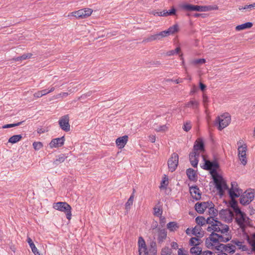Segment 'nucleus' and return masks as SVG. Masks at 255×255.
<instances>
[{
    "label": "nucleus",
    "instance_id": "1",
    "mask_svg": "<svg viewBox=\"0 0 255 255\" xmlns=\"http://www.w3.org/2000/svg\"><path fill=\"white\" fill-rule=\"evenodd\" d=\"M207 224H209L207 228V231L210 232L213 231L215 234H219L220 237L224 238L223 243H227L231 240L232 238L231 231L227 225L215 220L212 217L207 218Z\"/></svg>",
    "mask_w": 255,
    "mask_h": 255
},
{
    "label": "nucleus",
    "instance_id": "2",
    "mask_svg": "<svg viewBox=\"0 0 255 255\" xmlns=\"http://www.w3.org/2000/svg\"><path fill=\"white\" fill-rule=\"evenodd\" d=\"M202 156L205 161L204 169L212 170V175L216 188L219 195L222 196L224 191L228 189V186L224 179L216 172V169L219 167V165L216 162L205 160L204 156L203 155Z\"/></svg>",
    "mask_w": 255,
    "mask_h": 255
},
{
    "label": "nucleus",
    "instance_id": "3",
    "mask_svg": "<svg viewBox=\"0 0 255 255\" xmlns=\"http://www.w3.org/2000/svg\"><path fill=\"white\" fill-rule=\"evenodd\" d=\"M235 213V220L238 226L242 229L243 231L250 224V219L247 215L242 212L238 207L234 208Z\"/></svg>",
    "mask_w": 255,
    "mask_h": 255
},
{
    "label": "nucleus",
    "instance_id": "4",
    "mask_svg": "<svg viewBox=\"0 0 255 255\" xmlns=\"http://www.w3.org/2000/svg\"><path fill=\"white\" fill-rule=\"evenodd\" d=\"M223 238L219 236V234H215L213 231L210 235L205 241V245L207 248L209 249H215L217 250H220L219 246L221 244V242L223 243Z\"/></svg>",
    "mask_w": 255,
    "mask_h": 255
},
{
    "label": "nucleus",
    "instance_id": "5",
    "mask_svg": "<svg viewBox=\"0 0 255 255\" xmlns=\"http://www.w3.org/2000/svg\"><path fill=\"white\" fill-rule=\"evenodd\" d=\"M53 207L57 210L64 212L66 214L67 219L69 220H71L72 208L67 203L65 202L55 203L53 204Z\"/></svg>",
    "mask_w": 255,
    "mask_h": 255
},
{
    "label": "nucleus",
    "instance_id": "6",
    "mask_svg": "<svg viewBox=\"0 0 255 255\" xmlns=\"http://www.w3.org/2000/svg\"><path fill=\"white\" fill-rule=\"evenodd\" d=\"M231 116L229 113H226L219 116L216 123L218 124V129L220 130H222L227 127L231 123Z\"/></svg>",
    "mask_w": 255,
    "mask_h": 255
},
{
    "label": "nucleus",
    "instance_id": "7",
    "mask_svg": "<svg viewBox=\"0 0 255 255\" xmlns=\"http://www.w3.org/2000/svg\"><path fill=\"white\" fill-rule=\"evenodd\" d=\"M93 10L91 8H85L70 13L68 16H74L77 19L86 18L92 13Z\"/></svg>",
    "mask_w": 255,
    "mask_h": 255
},
{
    "label": "nucleus",
    "instance_id": "8",
    "mask_svg": "<svg viewBox=\"0 0 255 255\" xmlns=\"http://www.w3.org/2000/svg\"><path fill=\"white\" fill-rule=\"evenodd\" d=\"M238 144L239 145L238 147V156L244 165L247 164V146L246 144H242V140L238 141Z\"/></svg>",
    "mask_w": 255,
    "mask_h": 255
},
{
    "label": "nucleus",
    "instance_id": "9",
    "mask_svg": "<svg viewBox=\"0 0 255 255\" xmlns=\"http://www.w3.org/2000/svg\"><path fill=\"white\" fill-rule=\"evenodd\" d=\"M231 186V189H229L228 188L226 190L229 191L230 196L232 199L238 197L243 194V190L238 187V184L236 182H232ZM225 191L226 190L224 191ZM224 193L225 192H224L223 195Z\"/></svg>",
    "mask_w": 255,
    "mask_h": 255
},
{
    "label": "nucleus",
    "instance_id": "10",
    "mask_svg": "<svg viewBox=\"0 0 255 255\" xmlns=\"http://www.w3.org/2000/svg\"><path fill=\"white\" fill-rule=\"evenodd\" d=\"M255 197V191L250 189L246 191L240 198V203L243 205L249 204Z\"/></svg>",
    "mask_w": 255,
    "mask_h": 255
},
{
    "label": "nucleus",
    "instance_id": "11",
    "mask_svg": "<svg viewBox=\"0 0 255 255\" xmlns=\"http://www.w3.org/2000/svg\"><path fill=\"white\" fill-rule=\"evenodd\" d=\"M213 205V204L212 202H197L195 205V208L198 213L201 214L203 213L207 209H208L209 211L214 209Z\"/></svg>",
    "mask_w": 255,
    "mask_h": 255
},
{
    "label": "nucleus",
    "instance_id": "12",
    "mask_svg": "<svg viewBox=\"0 0 255 255\" xmlns=\"http://www.w3.org/2000/svg\"><path fill=\"white\" fill-rule=\"evenodd\" d=\"M178 155L176 153H173L172 154L170 158L168 161V166L169 170L171 172L174 171L178 164Z\"/></svg>",
    "mask_w": 255,
    "mask_h": 255
},
{
    "label": "nucleus",
    "instance_id": "13",
    "mask_svg": "<svg viewBox=\"0 0 255 255\" xmlns=\"http://www.w3.org/2000/svg\"><path fill=\"white\" fill-rule=\"evenodd\" d=\"M59 125L61 128L65 131H68L70 130L69 124V117L68 115L62 116L59 120Z\"/></svg>",
    "mask_w": 255,
    "mask_h": 255
},
{
    "label": "nucleus",
    "instance_id": "14",
    "mask_svg": "<svg viewBox=\"0 0 255 255\" xmlns=\"http://www.w3.org/2000/svg\"><path fill=\"white\" fill-rule=\"evenodd\" d=\"M220 218L226 222H231L233 220V213L229 209H223L219 213Z\"/></svg>",
    "mask_w": 255,
    "mask_h": 255
},
{
    "label": "nucleus",
    "instance_id": "15",
    "mask_svg": "<svg viewBox=\"0 0 255 255\" xmlns=\"http://www.w3.org/2000/svg\"><path fill=\"white\" fill-rule=\"evenodd\" d=\"M204 151V143L201 138H198L195 142L193 152L198 153L199 155Z\"/></svg>",
    "mask_w": 255,
    "mask_h": 255
},
{
    "label": "nucleus",
    "instance_id": "16",
    "mask_svg": "<svg viewBox=\"0 0 255 255\" xmlns=\"http://www.w3.org/2000/svg\"><path fill=\"white\" fill-rule=\"evenodd\" d=\"M65 141L64 136L59 138L53 139L49 143V146L51 148H57L62 146Z\"/></svg>",
    "mask_w": 255,
    "mask_h": 255
},
{
    "label": "nucleus",
    "instance_id": "17",
    "mask_svg": "<svg viewBox=\"0 0 255 255\" xmlns=\"http://www.w3.org/2000/svg\"><path fill=\"white\" fill-rule=\"evenodd\" d=\"M220 250H223L225 252L230 253L234 254L236 252V247L233 243H229L227 244H221L219 246Z\"/></svg>",
    "mask_w": 255,
    "mask_h": 255
},
{
    "label": "nucleus",
    "instance_id": "18",
    "mask_svg": "<svg viewBox=\"0 0 255 255\" xmlns=\"http://www.w3.org/2000/svg\"><path fill=\"white\" fill-rule=\"evenodd\" d=\"M190 193L192 197L196 200H199L201 198L200 191L197 186H192L190 187Z\"/></svg>",
    "mask_w": 255,
    "mask_h": 255
},
{
    "label": "nucleus",
    "instance_id": "19",
    "mask_svg": "<svg viewBox=\"0 0 255 255\" xmlns=\"http://www.w3.org/2000/svg\"><path fill=\"white\" fill-rule=\"evenodd\" d=\"M128 136L124 135L118 137L116 140V144L119 148H123L125 147L128 141Z\"/></svg>",
    "mask_w": 255,
    "mask_h": 255
},
{
    "label": "nucleus",
    "instance_id": "20",
    "mask_svg": "<svg viewBox=\"0 0 255 255\" xmlns=\"http://www.w3.org/2000/svg\"><path fill=\"white\" fill-rule=\"evenodd\" d=\"M200 155L198 153L191 152L189 154V160L192 166L196 167L198 163V158Z\"/></svg>",
    "mask_w": 255,
    "mask_h": 255
},
{
    "label": "nucleus",
    "instance_id": "21",
    "mask_svg": "<svg viewBox=\"0 0 255 255\" xmlns=\"http://www.w3.org/2000/svg\"><path fill=\"white\" fill-rule=\"evenodd\" d=\"M157 241L158 243H163L167 238V231L165 229H159L157 234Z\"/></svg>",
    "mask_w": 255,
    "mask_h": 255
},
{
    "label": "nucleus",
    "instance_id": "22",
    "mask_svg": "<svg viewBox=\"0 0 255 255\" xmlns=\"http://www.w3.org/2000/svg\"><path fill=\"white\" fill-rule=\"evenodd\" d=\"M186 174L190 180L195 181L197 179V174L196 171L191 168H189L186 170Z\"/></svg>",
    "mask_w": 255,
    "mask_h": 255
},
{
    "label": "nucleus",
    "instance_id": "23",
    "mask_svg": "<svg viewBox=\"0 0 255 255\" xmlns=\"http://www.w3.org/2000/svg\"><path fill=\"white\" fill-rule=\"evenodd\" d=\"M201 229L200 226H196L192 229V234L196 236L197 238H201L203 236V233L201 231Z\"/></svg>",
    "mask_w": 255,
    "mask_h": 255
},
{
    "label": "nucleus",
    "instance_id": "24",
    "mask_svg": "<svg viewBox=\"0 0 255 255\" xmlns=\"http://www.w3.org/2000/svg\"><path fill=\"white\" fill-rule=\"evenodd\" d=\"M253 25V24L251 22H246L245 23L237 25L235 29L236 31H241L245 29L250 28Z\"/></svg>",
    "mask_w": 255,
    "mask_h": 255
},
{
    "label": "nucleus",
    "instance_id": "25",
    "mask_svg": "<svg viewBox=\"0 0 255 255\" xmlns=\"http://www.w3.org/2000/svg\"><path fill=\"white\" fill-rule=\"evenodd\" d=\"M27 241L33 254L35 255H40V254L39 253L37 249L36 248L35 245L33 243L32 240L28 237L27 238Z\"/></svg>",
    "mask_w": 255,
    "mask_h": 255
},
{
    "label": "nucleus",
    "instance_id": "26",
    "mask_svg": "<svg viewBox=\"0 0 255 255\" xmlns=\"http://www.w3.org/2000/svg\"><path fill=\"white\" fill-rule=\"evenodd\" d=\"M190 252L191 254L199 255L202 254V249L198 246H193L190 249Z\"/></svg>",
    "mask_w": 255,
    "mask_h": 255
},
{
    "label": "nucleus",
    "instance_id": "27",
    "mask_svg": "<svg viewBox=\"0 0 255 255\" xmlns=\"http://www.w3.org/2000/svg\"><path fill=\"white\" fill-rule=\"evenodd\" d=\"M168 35L173 34L179 31V26L177 24H175L170 26L167 30Z\"/></svg>",
    "mask_w": 255,
    "mask_h": 255
},
{
    "label": "nucleus",
    "instance_id": "28",
    "mask_svg": "<svg viewBox=\"0 0 255 255\" xmlns=\"http://www.w3.org/2000/svg\"><path fill=\"white\" fill-rule=\"evenodd\" d=\"M22 138V136L20 134L14 135L11 136L8 139V142L12 144L15 143L20 141Z\"/></svg>",
    "mask_w": 255,
    "mask_h": 255
},
{
    "label": "nucleus",
    "instance_id": "29",
    "mask_svg": "<svg viewBox=\"0 0 255 255\" xmlns=\"http://www.w3.org/2000/svg\"><path fill=\"white\" fill-rule=\"evenodd\" d=\"M178 226L176 222H170L167 224V228L171 232H174L178 228Z\"/></svg>",
    "mask_w": 255,
    "mask_h": 255
},
{
    "label": "nucleus",
    "instance_id": "30",
    "mask_svg": "<svg viewBox=\"0 0 255 255\" xmlns=\"http://www.w3.org/2000/svg\"><path fill=\"white\" fill-rule=\"evenodd\" d=\"M231 243H233L234 245L236 247H238V248L240 249H242L243 250H246V246L244 245L243 242L239 241L237 240H233L231 241Z\"/></svg>",
    "mask_w": 255,
    "mask_h": 255
},
{
    "label": "nucleus",
    "instance_id": "31",
    "mask_svg": "<svg viewBox=\"0 0 255 255\" xmlns=\"http://www.w3.org/2000/svg\"><path fill=\"white\" fill-rule=\"evenodd\" d=\"M31 56H32L31 53H26V54H23L21 56L17 57L16 58H14L12 59V60L15 61H22V60H25L27 59H29V58H31Z\"/></svg>",
    "mask_w": 255,
    "mask_h": 255
},
{
    "label": "nucleus",
    "instance_id": "32",
    "mask_svg": "<svg viewBox=\"0 0 255 255\" xmlns=\"http://www.w3.org/2000/svg\"><path fill=\"white\" fill-rule=\"evenodd\" d=\"M133 199H134V193H133L130 195V197L129 198L128 201L126 203L125 208L127 211L129 210V209L130 208V206H131L132 205Z\"/></svg>",
    "mask_w": 255,
    "mask_h": 255
},
{
    "label": "nucleus",
    "instance_id": "33",
    "mask_svg": "<svg viewBox=\"0 0 255 255\" xmlns=\"http://www.w3.org/2000/svg\"><path fill=\"white\" fill-rule=\"evenodd\" d=\"M66 158L67 156L63 154L60 155L54 161L53 164L55 165H58L59 164L63 162Z\"/></svg>",
    "mask_w": 255,
    "mask_h": 255
},
{
    "label": "nucleus",
    "instance_id": "34",
    "mask_svg": "<svg viewBox=\"0 0 255 255\" xmlns=\"http://www.w3.org/2000/svg\"><path fill=\"white\" fill-rule=\"evenodd\" d=\"M200 238L193 237L189 241V245L191 246H197L200 244Z\"/></svg>",
    "mask_w": 255,
    "mask_h": 255
},
{
    "label": "nucleus",
    "instance_id": "35",
    "mask_svg": "<svg viewBox=\"0 0 255 255\" xmlns=\"http://www.w3.org/2000/svg\"><path fill=\"white\" fill-rule=\"evenodd\" d=\"M248 241L252 246L253 250L255 251V233L250 237H248Z\"/></svg>",
    "mask_w": 255,
    "mask_h": 255
},
{
    "label": "nucleus",
    "instance_id": "36",
    "mask_svg": "<svg viewBox=\"0 0 255 255\" xmlns=\"http://www.w3.org/2000/svg\"><path fill=\"white\" fill-rule=\"evenodd\" d=\"M182 8L186 11H195V5L184 4L182 5Z\"/></svg>",
    "mask_w": 255,
    "mask_h": 255
},
{
    "label": "nucleus",
    "instance_id": "37",
    "mask_svg": "<svg viewBox=\"0 0 255 255\" xmlns=\"http://www.w3.org/2000/svg\"><path fill=\"white\" fill-rule=\"evenodd\" d=\"M168 129V126L166 125L160 126L155 128V130L157 132H165Z\"/></svg>",
    "mask_w": 255,
    "mask_h": 255
},
{
    "label": "nucleus",
    "instance_id": "38",
    "mask_svg": "<svg viewBox=\"0 0 255 255\" xmlns=\"http://www.w3.org/2000/svg\"><path fill=\"white\" fill-rule=\"evenodd\" d=\"M138 249L141 248H146L145 242L142 237H140L138 241Z\"/></svg>",
    "mask_w": 255,
    "mask_h": 255
},
{
    "label": "nucleus",
    "instance_id": "39",
    "mask_svg": "<svg viewBox=\"0 0 255 255\" xmlns=\"http://www.w3.org/2000/svg\"><path fill=\"white\" fill-rule=\"evenodd\" d=\"M199 103L197 101L195 100H192L188 102L186 104V106L187 107H191L192 108H197Z\"/></svg>",
    "mask_w": 255,
    "mask_h": 255
},
{
    "label": "nucleus",
    "instance_id": "40",
    "mask_svg": "<svg viewBox=\"0 0 255 255\" xmlns=\"http://www.w3.org/2000/svg\"><path fill=\"white\" fill-rule=\"evenodd\" d=\"M171 249L168 247H165L163 248L161 252V255H171Z\"/></svg>",
    "mask_w": 255,
    "mask_h": 255
},
{
    "label": "nucleus",
    "instance_id": "41",
    "mask_svg": "<svg viewBox=\"0 0 255 255\" xmlns=\"http://www.w3.org/2000/svg\"><path fill=\"white\" fill-rule=\"evenodd\" d=\"M196 222L198 224V226H202L205 224V222L207 223V220H205V218L202 217H198L196 218Z\"/></svg>",
    "mask_w": 255,
    "mask_h": 255
},
{
    "label": "nucleus",
    "instance_id": "42",
    "mask_svg": "<svg viewBox=\"0 0 255 255\" xmlns=\"http://www.w3.org/2000/svg\"><path fill=\"white\" fill-rule=\"evenodd\" d=\"M168 178L166 177V176L165 175V176L162 179V181L161 182L160 188V189L166 188L167 186L168 185Z\"/></svg>",
    "mask_w": 255,
    "mask_h": 255
},
{
    "label": "nucleus",
    "instance_id": "43",
    "mask_svg": "<svg viewBox=\"0 0 255 255\" xmlns=\"http://www.w3.org/2000/svg\"><path fill=\"white\" fill-rule=\"evenodd\" d=\"M206 60L204 58L194 59L192 61L191 63L193 65H200L205 63Z\"/></svg>",
    "mask_w": 255,
    "mask_h": 255
},
{
    "label": "nucleus",
    "instance_id": "44",
    "mask_svg": "<svg viewBox=\"0 0 255 255\" xmlns=\"http://www.w3.org/2000/svg\"><path fill=\"white\" fill-rule=\"evenodd\" d=\"M23 122H24V121H21L20 122H18L17 123H16V124L5 125L2 127V128H7L14 127L16 126H18L21 125Z\"/></svg>",
    "mask_w": 255,
    "mask_h": 255
},
{
    "label": "nucleus",
    "instance_id": "45",
    "mask_svg": "<svg viewBox=\"0 0 255 255\" xmlns=\"http://www.w3.org/2000/svg\"><path fill=\"white\" fill-rule=\"evenodd\" d=\"M191 122L190 121H187L184 123L183 129L186 131H188L191 129Z\"/></svg>",
    "mask_w": 255,
    "mask_h": 255
},
{
    "label": "nucleus",
    "instance_id": "46",
    "mask_svg": "<svg viewBox=\"0 0 255 255\" xmlns=\"http://www.w3.org/2000/svg\"><path fill=\"white\" fill-rule=\"evenodd\" d=\"M32 145L35 150H38L42 147L43 144L41 142H34Z\"/></svg>",
    "mask_w": 255,
    "mask_h": 255
},
{
    "label": "nucleus",
    "instance_id": "47",
    "mask_svg": "<svg viewBox=\"0 0 255 255\" xmlns=\"http://www.w3.org/2000/svg\"><path fill=\"white\" fill-rule=\"evenodd\" d=\"M195 11L205 12L207 11L206 6L195 5Z\"/></svg>",
    "mask_w": 255,
    "mask_h": 255
},
{
    "label": "nucleus",
    "instance_id": "48",
    "mask_svg": "<svg viewBox=\"0 0 255 255\" xmlns=\"http://www.w3.org/2000/svg\"><path fill=\"white\" fill-rule=\"evenodd\" d=\"M180 51V47H177L175 50H172L168 51L166 53V55L168 56L173 55L174 54H175L176 53H179Z\"/></svg>",
    "mask_w": 255,
    "mask_h": 255
},
{
    "label": "nucleus",
    "instance_id": "49",
    "mask_svg": "<svg viewBox=\"0 0 255 255\" xmlns=\"http://www.w3.org/2000/svg\"><path fill=\"white\" fill-rule=\"evenodd\" d=\"M138 252L139 255H148L147 247L139 249Z\"/></svg>",
    "mask_w": 255,
    "mask_h": 255
},
{
    "label": "nucleus",
    "instance_id": "50",
    "mask_svg": "<svg viewBox=\"0 0 255 255\" xmlns=\"http://www.w3.org/2000/svg\"><path fill=\"white\" fill-rule=\"evenodd\" d=\"M154 215L157 217L161 216L162 211L159 208L155 207L154 208Z\"/></svg>",
    "mask_w": 255,
    "mask_h": 255
},
{
    "label": "nucleus",
    "instance_id": "51",
    "mask_svg": "<svg viewBox=\"0 0 255 255\" xmlns=\"http://www.w3.org/2000/svg\"><path fill=\"white\" fill-rule=\"evenodd\" d=\"M156 39H159L157 34L150 35L149 37L146 38L145 41L146 42H149Z\"/></svg>",
    "mask_w": 255,
    "mask_h": 255
},
{
    "label": "nucleus",
    "instance_id": "52",
    "mask_svg": "<svg viewBox=\"0 0 255 255\" xmlns=\"http://www.w3.org/2000/svg\"><path fill=\"white\" fill-rule=\"evenodd\" d=\"M157 35H158V38L159 39H160V37H166L168 35V33L167 32V30H164V31H161L158 33H157Z\"/></svg>",
    "mask_w": 255,
    "mask_h": 255
},
{
    "label": "nucleus",
    "instance_id": "53",
    "mask_svg": "<svg viewBox=\"0 0 255 255\" xmlns=\"http://www.w3.org/2000/svg\"><path fill=\"white\" fill-rule=\"evenodd\" d=\"M69 95V93L68 92H62V93H60L59 94H58V95H56V98H60V97H62V98H64V97H66L67 96H68Z\"/></svg>",
    "mask_w": 255,
    "mask_h": 255
},
{
    "label": "nucleus",
    "instance_id": "54",
    "mask_svg": "<svg viewBox=\"0 0 255 255\" xmlns=\"http://www.w3.org/2000/svg\"><path fill=\"white\" fill-rule=\"evenodd\" d=\"M218 7L217 6H206V9H207V11L212 10H216L218 9Z\"/></svg>",
    "mask_w": 255,
    "mask_h": 255
},
{
    "label": "nucleus",
    "instance_id": "55",
    "mask_svg": "<svg viewBox=\"0 0 255 255\" xmlns=\"http://www.w3.org/2000/svg\"><path fill=\"white\" fill-rule=\"evenodd\" d=\"M176 14V9L173 7L169 11H167V15H175Z\"/></svg>",
    "mask_w": 255,
    "mask_h": 255
},
{
    "label": "nucleus",
    "instance_id": "56",
    "mask_svg": "<svg viewBox=\"0 0 255 255\" xmlns=\"http://www.w3.org/2000/svg\"><path fill=\"white\" fill-rule=\"evenodd\" d=\"M167 11L164 10L162 11L159 12L158 13H157V15L160 16H167Z\"/></svg>",
    "mask_w": 255,
    "mask_h": 255
},
{
    "label": "nucleus",
    "instance_id": "57",
    "mask_svg": "<svg viewBox=\"0 0 255 255\" xmlns=\"http://www.w3.org/2000/svg\"><path fill=\"white\" fill-rule=\"evenodd\" d=\"M166 223L165 218L161 216H160V224L162 226H164Z\"/></svg>",
    "mask_w": 255,
    "mask_h": 255
},
{
    "label": "nucleus",
    "instance_id": "58",
    "mask_svg": "<svg viewBox=\"0 0 255 255\" xmlns=\"http://www.w3.org/2000/svg\"><path fill=\"white\" fill-rule=\"evenodd\" d=\"M33 96L34 97L37 98H40L43 96L42 95V93H41V91H38V92L35 93L33 94Z\"/></svg>",
    "mask_w": 255,
    "mask_h": 255
},
{
    "label": "nucleus",
    "instance_id": "59",
    "mask_svg": "<svg viewBox=\"0 0 255 255\" xmlns=\"http://www.w3.org/2000/svg\"><path fill=\"white\" fill-rule=\"evenodd\" d=\"M202 255H214V253L212 252L211 251H204L203 252H202Z\"/></svg>",
    "mask_w": 255,
    "mask_h": 255
},
{
    "label": "nucleus",
    "instance_id": "60",
    "mask_svg": "<svg viewBox=\"0 0 255 255\" xmlns=\"http://www.w3.org/2000/svg\"><path fill=\"white\" fill-rule=\"evenodd\" d=\"M178 255H188L186 253L183 251L182 249H179L178 251Z\"/></svg>",
    "mask_w": 255,
    "mask_h": 255
},
{
    "label": "nucleus",
    "instance_id": "61",
    "mask_svg": "<svg viewBox=\"0 0 255 255\" xmlns=\"http://www.w3.org/2000/svg\"><path fill=\"white\" fill-rule=\"evenodd\" d=\"M149 139L150 142L153 143L155 141L156 137L154 135H151L149 136Z\"/></svg>",
    "mask_w": 255,
    "mask_h": 255
},
{
    "label": "nucleus",
    "instance_id": "62",
    "mask_svg": "<svg viewBox=\"0 0 255 255\" xmlns=\"http://www.w3.org/2000/svg\"><path fill=\"white\" fill-rule=\"evenodd\" d=\"M255 7V2H254L253 4H249V5H246L244 6L245 9H249L251 8H254Z\"/></svg>",
    "mask_w": 255,
    "mask_h": 255
},
{
    "label": "nucleus",
    "instance_id": "63",
    "mask_svg": "<svg viewBox=\"0 0 255 255\" xmlns=\"http://www.w3.org/2000/svg\"><path fill=\"white\" fill-rule=\"evenodd\" d=\"M92 93L91 91L90 92H88L86 94L82 95L81 97V98H85L87 97H89V96H90L92 95Z\"/></svg>",
    "mask_w": 255,
    "mask_h": 255
},
{
    "label": "nucleus",
    "instance_id": "64",
    "mask_svg": "<svg viewBox=\"0 0 255 255\" xmlns=\"http://www.w3.org/2000/svg\"><path fill=\"white\" fill-rule=\"evenodd\" d=\"M203 101L204 105H205L206 103L208 102V97L205 94H204L203 96Z\"/></svg>",
    "mask_w": 255,
    "mask_h": 255
}]
</instances>
